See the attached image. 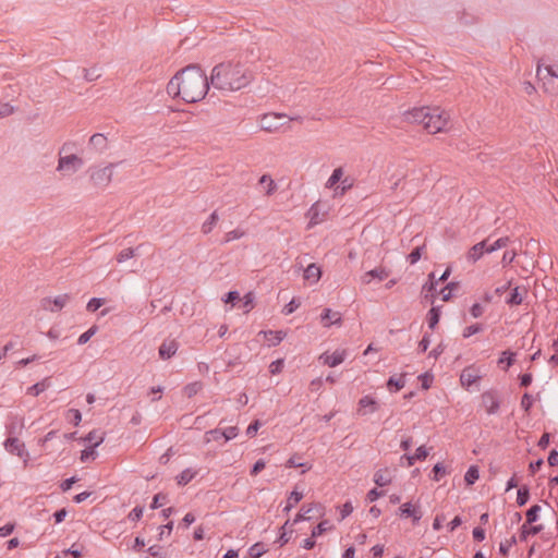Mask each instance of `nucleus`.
Wrapping results in <instances>:
<instances>
[{
  "instance_id": "423d86ee",
  "label": "nucleus",
  "mask_w": 558,
  "mask_h": 558,
  "mask_svg": "<svg viewBox=\"0 0 558 558\" xmlns=\"http://www.w3.org/2000/svg\"><path fill=\"white\" fill-rule=\"evenodd\" d=\"M114 166L116 163H109L100 169L90 168L89 172L92 182L97 186H107L111 181L112 168Z\"/></svg>"
},
{
  "instance_id": "1a4fd4ad",
  "label": "nucleus",
  "mask_w": 558,
  "mask_h": 558,
  "mask_svg": "<svg viewBox=\"0 0 558 558\" xmlns=\"http://www.w3.org/2000/svg\"><path fill=\"white\" fill-rule=\"evenodd\" d=\"M379 408V402L374 397L367 395L359 400L356 414L360 416H365L377 412Z\"/></svg>"
},
{
  "instance_id": "dca6fc26",
  "label": "nucleus",
  "mask_w": 558,
  "mask_h": 558,
  "mask_svg": "<svg viewBox=\"0 0 558 558\" xmlns=\"http://www.w3.org/2000/svg\"><path fill=\"white\" fill-rule=\"evenodd\" d=\"M105 433H101V435L99 436L98 440L92 445H89L88 447H86L84 450L81 451V457H80V460L82 462H87L88 460H95L96 457H97V451H96V448L98 446H100L104 440H105Z\"/></svg>"
},
{
  "instance_id": "052dcab7",
  "label": "nucleus",
  "mask_w": 558,
  "mask_h": 558,
  "mask_svg": "<svg viewBox=\"0 0 558 558\" xmlns=\"http://www.w3.org/2000/svg\"><path fill=\"white\" fill-rule=\"evenodd\" d=\"M63 554L72 555L74 558H80L83 556V546L78 544H73L69 549L64 550Z\"/></svg>"
},
{
  "instance_id": "4be33fe9",
  "label": "nucleus",
  "mask_w": 558,
  "mask_h": 558,
  "mask_svg": "<svg viewBox=\"0 0 558 558\" xmlns=\"http://www.w3.org/2000/svg\"><path fill=\"white\" fill-rule=\"evenodd\" d=\"M320 359L324 361V364L329 367H336L341 364L345 359L344 351H335L332 354L324 353Z\"/></svg>"
},
{
  "instance_id": "0e129e2a",
  "label": "nucleus",
  "mask_w": 558,
  "mask_h": 558,
  "mask_svg": "<svg viewBox=\"0 0 558 558\" xmlns=\"http://www.w3.org/2000/svg\"><path fill=\"white\" fill-rule=\"evenodd\" d=\"M243 235H244V231H242L240 229H234V230L226 233L223 243H228L233 240H238V239L242 238Z\"/></svg>"
},
{
  "instance_id": "5fc2aeb1",
  "label": "nucleus",
  "mask_w": 558,
  "mask_h": 558,
  "mask_svg": "<svg viewBox=\"0 0 558 558\" xmlns=\"http://www.w3.org/2000/svg\"><path fill=\"white\" fill-rule=\"evenodd\" d=\"M434 379V375L429 372H425L418 376V380L421 383V387L423 390H427L430 388Z\"/></svg>"
},
{
  "instance_id": "e2e57ef3",
  "label": "nucleus",
  "mask_w": 558,
  "mask_h": 558,
  "mask_svg": "<svg viewBox=\"0 0 558 558\" xmlns=\"http://www.w3.org/2000/svg\"><path fill=\"white\" fill-rule=\"evenodd\" d=\"M240 300H241L240 293L238 291H235V290L234 291H229L222 298V301L225 303H230L232 305H234Z\"/></svg>"
},
{
  "instance_id": "603ef678",
  "label": "nucleus",
  "mask_w": 558,
  "mask_h": 558,
  "mask_svg": "<svg viewBox=\"0 0 558 558\" xmlns=\"http://www.w3.org/2000/svg\"><path fill=\"white\" fill-rule=\"evenodd\" d=\"M517 544V537L512 535L509 539L499 544V553L502 556H508L510 548Z\"/></svg>"
},
{
  "instance_id": "473e14b6",
  "label": "nucleus",
  "mask_w": 558,
  "mask_h": 558,
  "mask_svg": "<svg viewBox=\"0 0 558 558\" xmlns=\"http://www.w3.org/2000/svg\"><path fill=\"white\" fill-rule=\"evenodd\" d=\"M197 475V471H193L187 468L183 470L179 475H177L175 480L179 486L187 485L195 476Z\"/></svg>"
},
{
  "instance_id": "a19ab883",
  "label": "nucleus",
  "mask_w": 558,
  "mask_h": 558,
  "mask_svg": "<svg viewBox=\"0 0 558 558\" xmlns=\"http://www.w3.org/2000/svg\"><path fill=\"white\" fill-rule=\"evenodd\" d=\"M65 418L69 423L73 424L74 426H77L82 421V413L77 409H69L66 411Z\"/></svg>"
},
{
  "instance_id": "79ce46f5",
  "label": "nucleus",
  "mask_w": 558,
  "mask_h": 558,
  "mask_svg": "<svg viewBox=\"0 0 558 558\" xmlns=\"http://www.w3.org/2000/svg\"><path fill=\"white\" fill-rule=\"evenodd\" d=\"M342 177H343V170L341 167L333 169L331 175L329 177V179L326 183V186L329 189L333 187L337 183L341 182Z\"/></svg>"
},
{
  "instance_id": "3c124183",
  "label": "nucleus",
  "mask_w": 558,
  "mask_h": 558,
  "mask_svg": "<svg viewBox=\"0 0 558 558\" xmlns=\"http://www.w3.org/2000/svg\"><path fill=\"white\" fill-rule=\"evenodd\" d=\"M98 327L96 325H93L90 328H88L85 332H83L78 339L77 344L83 345L89 341V339L97 332Z\"/></svg>"
},
{
  "instance_id": "c03bdc74",
  "label": "nucleus",
  "mask_w": 558,
  "mask_h": 558,
  "mask_svg": "<svg viewBox=\"0 0 558 558\" xmlns=\"http://www.w3.org/2000/svg\"><path fill=\"white\" fill-rule=\"evenodd\" d=\"M168 500V495L165 493H157L154 495L153 500L150 502V509L156 510L165 505Z\"/></svg>"
},
{
  "instance_id": "6e6d98bb",
  "label": "nucleus",
  "mask_w": 558,
  "mask_h": 558,
  "mask_svg": "<svg viewBox=\"0 0 558 558\" xmlns=\"http://www.w3.org/2000/svg\"><path fill=\"white\" fill-rule=\"evenodd\" d=\"M481 331H483V325L480 324V323H476V324H473V325H470V326L465 327L463 329L462 336H463V338H469V337H471L473 335H476V333H478Z\"/></svg>"
},
{
  "instance_id": "20e7f679",
  "label": "nucleus",
  "mask_w": 558,
  "mask_h": 558,
  "mask_svg": "<svg viewBox=\"0 0 558 558\" xmlns=\"http://www.w3.org/2000/svg\"><path fill=\"white\" fill-rule=\"evenodd\" d=\"M482 405L488 415L496 414L500 409V393L496 389L484 391L481 396Z\"/></svg>"
},
{
  "instance_id": "c756f323",
  "label": "nucleus",
  "mask_w": 558,
  "mask_h": 558,
  "mask_svg": "<svg viewBox=\"0 0 558 558\" xmlns=\"http://www.w3.org/2000/svg\"><path fill=\"white\" fill-rule=\"evenodd\" d=\"M51 385L50 378H45L41 381L34 384L33 386L27 388V395L37 397L39 393L44 392Z\"/></svg>"
},
{
  "instance_id": "4468645a",
  "label": "nucleus",
  "mask_w": 558,
  "mask_h": 558,
  "mask_svg": "<svg viewBox=\"0 0 558 558\" xmlns=\"http://www.w3.org/2000/svg\"><path fill=\"white\" fill-rule=\"evenodd\" d=\"M399 515L401 518H411L413 524H416L422 518V512L418 506L412 505L411 502H404L399 507Z\"/></svg>"
},
{
  "instance_id": "5701e85b",
  "label": "nucleus",
  "mask_w": 558,
  "mask_h": 558,
  "mask_svg": "<svg viewBox=\"0 0 558 558\" xmlns=\"http://www.w3.org/2000/svg\"><path fill=\"white\" fill-rule=\"evenodd\" d=\"M108 146V140L107 137L101 133H96L90 136L88 142V147L95 149L98 153H102L107 149Z\"/></svg>"
},
{
  "instance_id": "bb28decb",
  "label": "nucleus",
  "mask_w": 558,
  "mask_h": 558,
  "mask_svg": "<svg viewBox=\"0 0 558 558\" xmlns=\"http://www.w3.org/2000/svg\"><path fill=\"white\" fill-rule=\"evenodd\" d=\"M404 375H400L399 377L390 376L386 383V387L390 392H398L404 387Z\"/></svg>"
},
{
  "instance_id": "c9c22d12",
  "label": "nucleus",
  "mask_w": 558,
  "mask_h": 558,
  "mask_svg": "<svg viewBox=\"0 0 558 558\" xmlns=\"http://www.w3.org/2000/svg\"><path fill=\"white\" fill-rule=\"evenodd\" d=\"M480 477V469L477 465H471L464 474L466 486L473 485Z\"/></svg>"
},
{
  "instance_id": "4d7b16f0",
  "label": "nucleus",
  "mask_w": 558,
  "mask_h": 558,
  "mask_svg": "<svg viewBox=\"0 0 558 558\" xmlns=\"http://www.w3.org/2000/svg\"><path fill=\"white\" fill-rule=\"evenodd\" d=\"M105 304V299H101V298H92L87 305H86V310L90 313H94L96 312L97 310H99L102 305Z\"/></svg>"
},
{
  "instance_id": "e433bc0d",
  "label": "nucleus",
  "mask_w": 558,
  "mask_h": 558,
  "mask_svg": "<svg viewBox=\"0 0 558 558\" xmlns=\"http://www.w3.org/2000/svg\"><path fill=\"white\" fill-rule=\"evenodd\" d=\"M542 510V507L539 505H533L531 506L526 512H525V522L527 524L535 523L539 518V512Z\"/></svg>"
},
{
  "instance_id": "680f3d73",
  "label": "nucleus",
  "mask_w": 558,
  "mask_h": 558,
  "mask_svg": "<svg viewBox=\"0 0 558 558\" xmlns=\"http://www.w3.org/2000/svg\"><path fill=\"white\" fill-rule=\"evenodd\" d=\"M438 282L439 281L435 279V274L430 272L428 275V282H426L423 286V289L426 290L427 292H436V288H437Z\"/></svg>"
},
{
  "instance_id": "ddd939ff",
  "label": "nucleus",
  "mask_w": 558,
  "mask_h": 558,
  "mask_svg": "<svg viewBox=\"0 0 558 558\" xmlns=\"http://www.w3.org/2000/svg\"><path fill=\"white\" fill-rule=\"evenodd\" d=\"M490 241V236L474 244L468 252L466 258L471 263H476L484 254L488 252V242Z\"/></svg>"
},
{
  "instance_id": "774afa93",
  "label": "nucleus",
  "mask_w": 558,
  "mask_h": 558,
  "mask_svg": "<svg viewBox=\"0 0 558 558\" xmlns=\"http://www.w3.org/2000/svg\"><path fill=\"white\" fill-rule=\"evenodd\" d=\"M533 381V375L531 373H524L519 376V385L521 388H527Z\"/></svg>"
},
{
  "instance_id": "6ab92c4d",
  "label": "nucleus",
  "mask_w": 558,
  "mask_h": 558,
  "mask_svg": "<svg viewBox=\"0 0 558 558\" xmlns=\"http://www.w3.org/2000/svg\"><path fill=\"white\" fill-rule=\"evenodd\" d=\"M526 292L527 290L524 287H514L506 299V304L510 307L521 305L523 302V294Z\"/></svg>"
},
{
  "instance_id": "ea45409f",
  "label": "nucleus",
  "mask_w": 558,
  "mask_h": 558,
  "mask_svg": "<svg viewBox=\"0 0 558 558\" xmlns=\"http://www.w3.org/2000/svg\"><path fill=\"white\" fill-rule=\"evenodd\" d=\"M446 473L447 471L445 465L441 462H438L432 469L430 478L435 482H439Z\"/></svg>"
},
{
  "instance_id": "39448f33",
  "label": "nucleus",
  "mask_w": 558,
  "mask_h": 558,
  "mask_svg": "<svg viewBox=\"0 0 558 558\" xmlns=\"http://www.w3.org/2000/svg\"><path fill=\"white\" fill-rule=\"evenodd\" d=\"M316 510L317 517H323L325 514V508L319 502H312L310 505H303L300 511L293 519V524H298L302 521H311L315 518V515H311V513Z\"/></svg>"
},
{
  "instance_id": "c85d7f7f",
  "label": "nucleus",
  "mask_w": 558,
  "mask_h": 558,
  "mask_svg": "<svg viewBox=\"0 0 558 558\" xmlns=\"http://www.w3.org/2000/svg\"><path fill=\"white\" fill-rule=\"evenodd\" d=\"M258 184L265 186V194L267 196L272 195L277 190V184L269 174H263L258 180Z\"/></svg>"
},
{
  "instance_id": "37998d69",
  "label": "nucleus",
  "mask_w": 558,
  "mask_h": 558,
  "mask_svg": "<svg viewBox=\"0 0 558 558\" xmlns=\"http://www.w3.org/2000/svg\"><path fill=\"white\" fill-rule=\"evenodd\" d=\"M266 551L267 549L265 548V544L262 542H257L250 547L248 555L251 558H259Z\"/></svg>"
},
{
  "instance_id": "13d9d810",
  "label": "nucleus",
  "mask_w": 558,
  "mask_h": 558,
  "mask_svg": "<svg viewBox=\"0 0 558 558\" xmlns=\"http://www.w3.org/2000/svg\"><path fill=\"white\" fill-rule=\"evenodd\" d=\"M82 72H83L84 80L87 82H93L100 77V73L98 72V70L96 68H92V69L84 68V69H82Z\"/></svg>"
},
{
  "instance_id": "cd10ccee",
  "label": "nucleus",
  "mask_w": 558,
  "mask_h": 558,
  "mask_svg": "<svg viewBox=\"0 0 558 558\" xmlns=\"http://www.w3.org/2000/svg\"><path fill=\"white\" fill-rule=\"evenodd\" d=\"M481 379L480 375H475L471 372L470 367L464 368L460 376V381L463 387L469 388Z\"/></svg>"
},
{
  "instance_id": "09e8293b",
  "label": "nucleus",
  "mask_w": 558,
  "mask_h": 558,
  "mask_svg": "<svg viewBox=\"0 0 558 558\" xmlns=\"http://www.w3.org/2000/svg\"><path fill=\"white\" fill-rule=\"evenodd\" d=\"M424 245H421V246H415L411 253L407 256V260L411 264V265H414L416 264L421 257H422V254H423V250H424Z\"/></svg>"
},
{
  "instance_id": "864d4df0",
  "label": "nucleus",
  "mask_w": 558,
  "mask_h": 558,
  "mask_svg": "<svg viewBox=\"0 0 558 558\" xmlns=\"http://www.w3.org/2000/svg\"><path fill=\"white\" fill-rule=\"evenodd\" d=\"M301 305V301L298 298H292V300L286 304L282 308V313L284 315H290L294 313Z\"/></svg>"
},
{
  "instance_id": "412c9836",
  "label": "nucleus",
  "mask_w": 558,
  "mask_h": 558,
  "mask_svg": "<svg viewBox=\"0 0 558 558\" xmlns=\"http://www.w3.org/2000/svg\"><path fill=\"white\" fill-rule=\"evenodd\" d=\"M259 335L264 336L269 347H276L284 339L287 333L282 330H262Z\"/></svg>"
},
{
  "instance_id": "a18cd8bd",
  "label": "nucleus",
  "mask_w": 558,
  "mask_h": 558,
  "mask_svg": "<svg viewBox=\"0 0 558 558\" xmlns=\"http://www.w3.org/2000/svg\"><path fill=\"white\" fill-rule=\"evenodd\" d=\"M387 471H388L387 469H385V470L380 469L374 474V482L377 486L384 487L391 483V480L384 475V473Z\"/></svg>"
},
{
  "instance_id": "0eeeda50",
  "label": "nucleus",
  "mask_w": 558,
  "mask_h": 558,
  "mask_svg": "<svg viewBox=\"0 0 558 558\" xmlns=\"http://www.w3.org/2000/svg\"><path fill=\"white\" fill-rule=\"evenodd\" d=\"M83 159L74 154L68 156H60L58 160L57 170L74 173L83 166Z\"/></svg>"
},
{
  "instance_id": "2eb2a0df",
  "label": "nucleus",
  "mask_w": 558,
  "mask_h": 558,
  "mask_svg": "<svg viewBox=\"0 0 558 558\" xmlns=\"http://www.w3.org/2000/svg\"><path fill=\"white\" fill-rule=\"evenodd\" d=\"M429 108L430 107L414 108L413 110L407 112V120L412 123L422 124L425 129V122L429 114Z\"/></svg>"
},
{
  "instance_id": "338daca9",
  "label": "nucleus",
  "mask_w": 558,
  "mask_h": 558,
  "mask_svg": "<svg viewBox=\"0 0 558 558\" xmlns=\"http://www.w3.org/2000/svg\"><path fill=\"white\" fill-rule=\"evenodd\" d=\"M283 364H284V362L282 359H278V360L271 362L269 365V373L272 375H277V374L281 373L283 369Z\"/></svg>"
},
{
  "instance_id": "2f4dec72",
  "label": "nucleus",
  "mask_w": 558,
  "mask_h": 558,
  "mask_svg": "<svg viewBox=\"0 0 558 558\" xmlns=\"http://www.w3.org/2000/svg\"><path fill=\"white\" fill-rule=\"evenodd\" d=\"M457 20L461 25L469 26L473 25L477 17L474 14L468 12L465 9H462L457 11Z\"/></svg>"
},
{
  "instance_id": "72a5a7b5",
  "label": "nucleus",
  "mask_w": 558,
  "mask_h": 558,
  "mask_svg": "<svg viewBox=\"0 0 558 558\" xmlns=\"http://www.w3.org/2000/svg\"><path fill=\"white\" fill-rule=\"evenodd\" d=\"M307 216L310 217V225H317L323 221V217H320V204L316 202L311 206L307 211Z\"/></svg>"
},
{
  "instance_id": "f257e3e1",
  "label": "nucleus",
  "mask_w": 558,
  "mask_h": 558,
  "mask_svg": "<svg viewBox=\"0 0 558 558\" xmlns=\"http://www.w3.org/2000/svg\"><path fill=\"white\" fill-rule=\"evenodd\" d=\"M210 78L197 63H191L179 70L167 85L172 98H181L187 104L203 100L208 93Z\"/></svg>"
},
{
  "instance_id": "a211bd4d",
  "label": "nucleus",
  "mask_w": 558,
  "mask_h": 558,
  "mask_svg": "<svg viewBox=\"0 0 558 558\" xmlns=\"http://www.w3.org/2000/svg\"><path fill=\"white\" fill-rule=\"evenodd\" d=\"M320 320L324 326L329 327L331 325H341V314L339 312H333L330 308H324L320 314Z\"/></svg>"
},
{
  "instance_id": "b1692460",
  "label": "nucleus",
  "mask_w": 558,
  "mask_h": 558,
  "mask_svg": "<svg viewBox=\"0 0 558 558\" xmlns=\"http://www.w3.org/2000/svg\"><path fill=\"white\" fill-rule=\"evenodd\" d=\"M389 276V270L383 267L374 268L367 272L364 274L362 280L363 283H369L373 279H378L379 281H383Z\"/></svg>"
},
{
  "instance_id": "f03ea898",
  "label": "nucleus",
  "mask_w": 558,
  "mask_h": 558,
  "mask_svg": "<svg viewBox=\"0 0 558 558\" xmlns=\"http://www.w3.org/2000/svg\"><path fill=\"white\" fill-rule=\"evenodd\" d=\"M252 73L240 63L222 62L214 66L210 84L220 90L234 92L250 84Z\"/></svg>"
},
{
  "instance_id": "58836bf2",
  "label": "nucleus",
  "mask_w": 558,
  "mask_h": 558,
  "mask_svg": "<svg viewBox=\"0 0 558 558\" xmlns=\"http://www.w3.org/2000/svg\"><path fill=\"white\" fill-rule=\"evenodd\" d=\"M202 389H203V384H202V381H194V383H190V384H187V385L184 387L183 392H184V395H185L187 398H192V397H194L195 395H197Z\"/></svg>"
},
{
  "instance_id": "69168bd1",
  "label": "nucleus",
  "mask_w": 558,
  "mask_h": 558,
  "mask_svg": "<svg viewBox=\"0 0 558 558\" xmlns=\"http://www.w3.org/2000/svg\"><path fill=\"white\" fill-rule=\"evenodd\" d=\"M260 426L262 423L259 420H253L246 428V435L248 437H254L257 434Z\"/></svg>"
},
{
  "instance_id": "7ed1b4c3",
  "label": "nucleus",
  "mask_w": 558,
  "mask_h": 558,
  "mask_svg": "<svg viewBox=\"0 0 558 558\" xmlns=\"http://www.w3.org/2000/svg\"><path fill=\"white\" fill-rule=\"evenodd\" d=\"M448 123L449 114L446 111L440 110V108L438 107L429 108V114L425 122V130L429 134H435L445 131Z\"/></svg>"
},
{
  "instance_id": "aec40b11",
  "label": "nucleus",
  "mask_w": 558,
  "mask_h": 558,
  "mask_svg": "<svg viewBox=\"0 0 558 558\" xmlns=\"http://www.w3.org/2000/svg\"><path fill=\"white\" fill-rule=\"evenodd\" d=\"M323 275L322 268L315 263L310 264L303 271L304 280L316 283Z\"/></svg>"
},
{
  "instance_id": "bf43d9fd",
  "label": "nucleus",
  "mask_w": 558,
  "mask_h": 558,
  "mask_svg": "<svg viewBox=\"0 0 558 558\" xmlns=\"http://www.w3.org/2000/svg\"><path fill=\"white\" fill-rule=\"evenodd\" d=\"M144 512L143 506H136L134 507L130 513L128 514V519L134 522H137L142 519Z\"/></svg>"
},
{
  "instance_id": "f3484780",
  "label": "nucleus",
  "mask_w": 558,
  "mask_h": 558,
  "mask_svg": "<svg viewBox=\"0 0 558 558\" xmlns=\"http://www.w3.org/2000/svg\"><path fill=\"white\" fill-rule=\"evenodd\" d=\"M293 525V521L290 522V520H287L284 524L279 529V536L276 543H278L280 547L288 544L289 541L291 539L292 534L294 533V530L292 527Z\"/></svg>"
},
{
  "instance_id": "de8ad7c7",
  "label": "nucleus",
  "mask_w": 558,
  "mask_h": 558,
  "mask_svg": "<svg viewBox=\"0 0 558 558\" xmlns=\"http://www.w3.org/2000/svg\"><path fill=\"white\" fill-rule=\"evenodd\" d=\"M534 401L535 399L533 398L532 395H530L529 392H525L522 398H521V408L522 410L529 414L531 412V409L534 404Z\"/></svg>"
},
{
  "instance_id": "6e6552de",
  "label": "nucleus",
  "mask_w": 558,
  "mask_h": 558,
  "mask_svg": "<svg viewBox=\"0 0 558 558\" xmlns=\"http://www.w3.org/2000/svg\"><path fill=\"white\" fill-rule=\"evenodd\" d=\"M3 446L9 453L24 458L25 462L27 461L28 451L25 448V444L17 437L9 436L3 442Z\"/></svg>"
},
{
  "instance_id": "4c0bfd02",
  "label": "nucleus",
  "mask_w": 558,
  "mask_h": 558,
  "mask_svg": "<svg viewBox=\"0 0 558 558\" xmlns=\"http://www.w3.org/2000/svg\"><path fill=\"white\" fill-rule=\"evenodd\" d=\"M218 220H219V217H218L217 211L211 213L210 216L208 217V219L203 223L202 232L205 234H208L209 232H211L214 227L217 225Z\"/></svg>"
},
{
  "instance_id": "8fccbe9b",
  "label": "nucleus",
  "mask_w": 558,
  "mask_h": 558,
  "mask_svg": "<svg viewBox=\"0 0 558 558\" xmlns=\"http://www.w3.org/2000/svg\"><path fill=\"white\" fill-rule=\"evenodd\" d=\"M331 526L329 525V520H323L316 526L312 529V536L318 537L327 532Z\"/></svg>"
},
{
  "instance_id": "f8f14e48",
  "label": "nucleus",
  "mask_w": 558,
  "mask_h": 558,
  "mask_svg": "<svg viewBox=\"0 0 558 558\" xmlns=\"http://www.w3.org/2000/svg\"><path fill=\"white\" fill-rule=\"evenodd\" d=\"M179 347L180 344L175 339L167 338L158 348V355L163 361L170 360L175 355Z\"/></svg>"
},
{
  "instance_id": "a878e982",
  "label": "nucleus",
  "mask_w": 558,
  "mask_h": 558,
  "mask_svg": "<svg viewBox=\"0 0 558 558\" xmlns=\"http://www.w3.org/2000/svg\"><path fill=\"white\" fill-rule=\"evenodd\" d=\"M515 352L511 350H505L501 352L500 357L498 359V366L502 369L507 371L510 366H512L515 362Z\"/></svg>"
},
{
  "instance_id": "9d476101",
  "label": "nucleus",
  "mask_w": 558,
  "mask_h": 558,
  "mask_svg": "<svg viewBox=\"0 0 558 558\" xmlns=\"http://www.w3.org/2000/svg\"><path fill=\"white\" fill-rule=\"evenodd\" d=\"M71 300V295L68 293L57 295L56 298H44L41 300V307L50 312L61 311L66 303Z\"/></svg>"
},
{
  "instance_id": "7c9ffc66",
  "label": "nucleus",
  "mask_w": 558,
  "mask_h": 558,
  "mask_svg": "<svg viewBox=\"0 0 558 558\" xmlns=\"http://www.w3.org/2000/svg\"><path fill=\"white\" fill-rule=\"evenodd\" d=\"M531 497L530 487L525 484L519 486L517 492V505L518 507L525 506Z\"/></svg>"
},
{
  "instance_id": "393cba45",
  "label": "nucleus",
  "mask_w": 558,
  "mask_h": 558,
  "mask_svg": "<svg viewBox=\"0 0 558 558\" xmlns=\"http://www.w3.org/2000/svg\"><path fill=\"white\" fill-rule=\"evenodd\" d=\"M440 316H441V306L433 305L426 315V322H427L428 328L430 330H434L437 327V325L439 324V320H440Z\"/></svg>"
},
{
  "instance_id": "49530a36",
  "label": "nucleus",
  "mask_w": 558,
  "mask_h": 558,
  "mask_svg": "<svg viewBox=\"0 0 558 558\" xmlns=\"http://www.w3.org/2000/svg\"><path fill=\"white\" fill-rule=\"evenodd\" d=\"M509 238L508 236H502V238H499L497 239L496 241L492 242L490 241L488 242V252L493 253L497 250H500L502 247H506L509 243Z\"/></svg>"
},
{
  "instance_id": "f704fd0d",
  "label": "nucleus",
  "mask_w": 558,
  "mask_h": 558,
  "mask_svg": "<svg viewBox=\"0 0 558 558\" xmlns=\"http://www.w3.org/2000/svg\"><path fill=\"white\" fill-rule=\"evenodd\" d=\"M141 246H137V247H128V248H124L122 250L121 252H119L116 256V259L118 263H124L126 262L128 259L134 257V256H137L138 253L137 251L140 250Z\"/></svg>"
},
{
  "instance_id": "9b49d317",
  "label": "nucleus",
  "mask_w": 558,
  "mask_h": 558,
  "mask_svg": "<svg viewBox=\"0 0 558 558\" xmlns=\"http://www.w3.org/2000/svg\"><path fill=\"white\" fill-rule=\"evenodd\" d=\"M286 119L284 114L280 113H268L265 114L260 120V128L267 132L278 131L286 122H280V120Z\"/></svg>"
}]
</instances>
